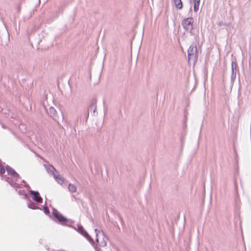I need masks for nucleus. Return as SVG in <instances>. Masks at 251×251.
I'll return each mask as SVG.
<instances>
[{
    "label": "nucleus",
    "instance_id": "nucleus-9",
    "mask_svg": "<svg viewBox=\"0 0 251 251\" xmlns=\"http://www.w3.org/2000/svg\"><path fill=\"white\" fill-rule=\"evenodd\" d=\"M68 189L71 192H75L76 191V187L74 184H70L68 186Z\"/></svg>",
    "mask_w": 251,
    "mask_h": 251
},
{
    "label": "nucleus",
    "instance_id": "nucleus-10",
    "mask_svg": "<svg viewBox=\"0 0 251 251\" xmlns=\"http://www.w3.org/2000/svg\"><path fill=\"white\" fill-rule=\"evenodd\" d=\"M96 241L98 244H99L100 246H105L106 245V243L105 241L103 243H100L99 239L98 238H97Z\"/></svg>",
    "mask_w": 251,
    "mask_h": 251
},
{
    "label": "nucleus",
    "instance_id": "nucleus-3",
    "mask_svg": "<svg viewBox=\"0 0 251 251\" xmlns=\"http://www.w3.org/2000/svg\"><path fill=\"white\" fill-rule=\"evenodd\" d=\"M29 194L33 196V200L38 203L42 202V198L40 196L39 193L38 192H35L33 190H30L29 192Z\"/></svg>",
    "mask_w": 251,
    "mask_h": 251
},
{
    "label": "nucleus",
    "instance_id": "nucleus-1",
    "mask_svg": "<svg viewBox=\"0 0 251 251\" xmlns=\"http://www.w3.org/2000/svg\"><path fill=\"white\" fill-rule=\"evenodd\" d=\"M194 20L192 18L184 19L181 22L183 27L186 30L191 31L193 29Z\"/></svg>",
    "mask_w": 251,
    "mask_h": 251
},
{
    "label": "nucleus",
    "instance_id": "nucleus-7",
    "mask_svg": "<svg viewBox=\"0 0 251 251\" xmlns=\"http://www.w3.org/2000/svg\"><path fill=\"white\" fill-rule=\"evenodd\" d=\"M77 231L84 237H87L88 236V234L87 233L86 231L84 230L82 226H78Z\"/></svg>",
    "mask_w": 251,
    "mask_h": 251
},
{
    "label": "nucleus",
    "instance_id": "nucleus-8",
    "mask_svg": "<svg viewBox=\"0 0 251 251\" xmlns=\"http://www.w3.org/2000/svg\"><path fill=\"white\" fill-rule=\"evenodd\" d=\"M201 0H194V11L197 12L199 9V6Z\"/></svg>",
    "mask_w": 251,
    "mask_h": 251
},
{
    "label": "nucleus",
    "instance_id": "nucleus-5",
    "mask_svg": "<svg viewBox=\"0 0 251 251\" xmlns=\"http://www.w3.org/2000/svg\"><path fill=\"white\" fill-rule=\"evenodd\" d=\"M197 47L195 46H190L188 50V60L189 61L190 59L194 56H195V52H196Z\"/></svg>",
    "mask_w": 251,
    "mask_h": 251
},
{
    "label": "nucleus",
    "instance_id": "nucleus-13",
    "mask_svg": "<svg viewBox=\"0 0 251 251\" xmlns=\"http://www.w3.org/2000/svg\"><path fill=\"white\" fill-rule=\"evenodd\" d=\"M97 230H97V229H95V231H96V232H97Z\"/></svg>",
    "mask_w": 251,
    "mask_h": 251
},
{
    "label": "nucleus",
    "instance_id": "nucleus-4",
    "mask_svg": "<svg viewBox=\"0 0 251 251\" xmlns=\"http://www.w3.org/2000/svg\"><path fill=\"white\" fill-rule=\"evenodd\" d=\"M6 169L8 174L11 175L16 180L19 178V175L15 172L14 170L9 166H7L6 168Z\"/></svg>",
    "mask_w": 251,
    "mask_h": 251
},
{
    "label": "nucleus",
    "instance_id": "nucleus-2",
    "mask_svg": "<svg viewBox=\"0 0 251 251\" xmlns=\"http://www.w3.org/2000/svg\"><path fill=\"white\" fill-rule=\"evenodd\" d=\"M53 215L58 220V221L62 225H66L68 220L65 218L61 213L57 211H53Z\"/></svg>",
    "mask_w": 251,
    "mask_h": 251
},
{
    "label": "nucleus",
    "instance_id": "nucleus-6",
    "mask_svg": "<svg viewBox=\"0 0 251 251\" xmlns=\"http://www.w3.org/2000/svg\"><path fill=\"white\" fill-rule=\"evenodd\" d=\"M174 4L177 9H181L183 7V4L181 0H174Z\"/></svg>",
    "mask_w": 251,
    "mask_h": 251
},
{
    "label": "nucleus",
    "instance_id": "nucleus-11",
    "mask_svg": "<svg viewBox=\"0 0 251 251\" xmlns=\"http://www.w3.org/2000/svg\"><path fill=\"white\" fill-rule=\"evenodd\" d=\"M56 178L59 183H62L63 182V178L60 176H57Z\"/></svg>",
    "mask_w": 251,
    "mask_h": 251
},
{
    "label": "nucleus",
    "instance_id": "nucleus-12",
    "mask_svg": "<svg viewBox=\"0 0 251 251\" xmlns=\"http://www.w3.org/2000/svg\"><path fill=\"white\" fill-rule=\"evenodd\" d=\"M50 110H52V112H55V110L53 108H51Z\"/></svg>",
    "mask_w": 251,
    "mask_h": 251
}]
</instances>
